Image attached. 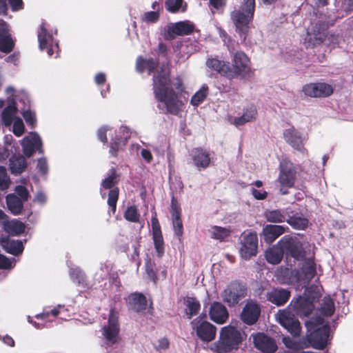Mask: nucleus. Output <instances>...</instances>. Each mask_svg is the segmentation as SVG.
<instances>
[{"instance_id":"nucleus-1","label":"nucleus","mask_w":353,"mask_h":353,"mask_svg":"<svg viewBox=\"0 0 353 353\" xmlns=\"http://www.w3.org/2000/svg\"><path fill=\"white\" fill-rule=\"evenodd\" d=\"M313 309L314 304L311 299L305 296H299L296 300H292L288 309L279 311L276 319L292 335L297 336L301 328L299 321L294 317L295 314L301 317L307 316Z\"/></svg>"},{"instance_id":"nucleus-2","label":"nucleus","mask_w":353,"mask_h":353,"mask_svg":"<svg viewBox=\"0 0 353 353\" xmlns=\"http://www.w3.org/2000/svg\"><path fill=\"white\" fill-rule=\"evenodd\" d=\"M243 341L242 333L233 325L221 328L219 339L209 346L213 353H233Z\"/></svg>"},{"instance_id":"nucleus-3","label":"nucleus","mask_w":353,"mask_h":353,"mask_svg":"<svg viewBox=\"0 0 353 353\" xmlns=\"http://www.w3.org/2000/svg\"><path fill=\"white\" fill-rule=\"evenodd\" d=\"M255 12V0H243L241 6L230 14L239 37L245 41L249 34L250 23L253 21Z\"/></svg>"},{"instance_id":"nucleus-4","label":"nucleus","mask_w":353,"mask_h":353,"mask_svg":"<svg viewBox=\"0 0 353 353\" xmlns=\"http://www.w3.org/2000/svg\"><path fill=\"white\" fill-rule=\"evenodd\" d=\"M169 77L159 74L153 77V90L158 101L165 104L167 110H179V101L173 90L168 88Z\"/></svg>"},{"instance_id":"nucleus-5","label":"nucleus","mask_w":353,"mask_h":353,"mask_svg":"<svg viewBox=\"0 0 353 353\" xmlns=\"http://www.w3.org/2000/svg\"><path fill=\"white\" fill-rule=\"evenodd\" d=\"M307 337L312 346L322 350L327 345L330 338V327L321 317L312 319L305 322Z\"/></svg>"},{"instance_id":"nucleus-6","label":"nucleus","mask_w":353,"mask_h":353,"mask_svg":"<svg viewBox=\"0 0 353 353\" xmlns=\"http://www.w3.org/2000/svg\"><path fill=\"white\" fill-rule=\"evenodd\" d=\"M101 336L106 347L117 343L119 341L120 325L119 314L111 310L108 321L102 325Z\"/></svg>"},{"instance_id":"nucleus-7","label":"nucleus","mask_w":353,"mask_h":353,"mask_svg":"<svg viewBox=\"0 0 353 353\" xmlns=\"http://www.w3.org/2000/svg\"><path fill=\"white\" fill-rule=\"evenodd\" d=\"M8 105L3 110H31L30 101L25 92L16 93L12 87L6 88Z\"/></svg>"},{"instance_id":"nucleus-8","label":"nucleus","mask_w":353,"mask_h":353,"mask_svg":"<svg viewBox=\"0 0 353 353\" xmlns=\"http://www.w3.org/2000/svg\"><path fill=\"white\" fill-rule=\"evenodd\" d=\"M192 328L198 338L203 342H211L216 336V327L205 319V316H199L191 322Z\"/></svg>"},{"instance_id":"nucleus-9","label":"nucleus","mask_w":353,"mask_h":353,"mask_svg":"<svg viewBox=\"0 0 353 353\" xmlns=\"http://www.w3.org/2000/svg\"><path fill=\"white\" fill-rule=\"evenodd\" d=\"M232 65L229 64V79H234L238 77H245L248 74L250 68V59L243 51H237L234 54Z\"/></svg>"},{"instance_id":"nucleus-10","label":"nucleus","mask_w":353,"mask_h":353,"mask_svg":"<svg viewBox=\"0 0 353 353\" xmlns=\"http://www.w3.org/2000/svg\"><path fill=\"white\" fill-rule=\"evenodd\" d=\"M258 236L255 232L243 233L241 236L239 254L241 258L248 260L257 253Z\"/></svg>"},{"instance_id":"nucleus-11","label":"nucleus","mask_w":353,"mask_h":353,"mask_svg":"<svg viewBox=\"0 0 353 353\" xmlns=\"http://www.w3.org/2000/svg\"><path fill=\"white\" fill-rule=\"evenodd\" d=\"M131 134V130L126 126H121L118 130H114V137L110 142V154L116 157L119 152L123 151Z\"/></svg>"},{"instance_id":"nucleus-12","label":"nucleus","mask_w":353,"mask_h":353,"mask_svg":"<svg viewBox=\"0 0 353 353\" xmlns=\"http://www.w3.org/2000/svg\"><path fill=\"white\" fill-rule=\"evenodd\" d=\"M278 245L281 248L283 253L285 252L295 259H299L303 254V244L296 236H284L278 242Z\"/></svg>"},{"instance_id":"nucleus-13","label":"nucleus","mask_w":353,"mask_h":353,"mask_svg":"<svg viewBox=\"0 0 353 353\" xmlns=\"http://www.w3.org/2000/svg\"><path fill=\"white\" fill-rule=\"evenodd\" d=\"M326 27L324 23L318 22L312 28L311 31H307L305 38V45L306 48H314L321 45L326 37Z\"/></svg>"},{"instance_id":"nucleus-14","label":"nucleus","mask_w":353,"mask_h":353,"mask_svg":"<svg viewBox=\"0 0 353 353\" xmlns=\"http://www.w3.org/2000/svg\"><path fill=\"white\" fill-rule=\"evenodd\" d=\"M302 91L307 97L321 98L330 96L333 93V88L326 83H310L304 85Z\"/></svg>"},{"instance_id":"nucleus-15","label":"nucleus","mask_w":353,"mask_h":353,"mask_svg":"<svg viewBox=\"0 0 353 353\" xmlns=\"http://www.w3.org/2000/svg\"><path fill=\"white\" fill-rule=\"evenodd\" d=\"M283 137L285 141L294 150L303 154L307 152V150L304 147L307 137L301 134L295 128H290L285 130L283 132Z\"/></svg>"},{"instance_id":"nucleus-16","label":"nucleus","mask_w":353,"mask_h":353,"mask_svg":"<svg viewBox=\"0 0 353 353\" xmlns=\"http://www.w3.org/2000/svg\"><path fill=\"white\" fill-rule=\"evenodd\" d=\"M296 178V170L292 163L283 161L280 164V174L278 178L279 184L285 188L293 186Z\"/></svg>"},{"instance_id":"nucleus-17","label":"nucleus","mask_w":353,"mask_h":353,"mask_svg":"<svg viewBox=\"0 0 353 353\" xmlns=\"http://www.w3.org/2000/svg\"><path fill=\"white\" fill-rule=\"evenodd\" d=\"M117 183V177L114 171H112L111 174L105 178L101 183L103 189H110L108 193V204L112 208L113 213L116 211L117 202L119 196V189L114 188Z\"/></svg>"},{"instance_id":"nucleus-18","label":"nucleus","mask_w":353,"mask_h":353,"mask_svg":"<svg viewBox=\"0 0 353 353\" xmlns=\"http://www.w3.org/2000/svg\"><path fill=\"white\" fill-rule=\"evenodd\" d=\"M245 288L244 285L239 283H232L223 291L222 297L228 305L232 306L238 303L239 300L245 296Z\"/></svg>"},{"instance_id":"nucleus-19","label":"nucleus","mask_w":353,"mask_h":353,"mask_svg":"<svg viewBox=\"0 0 353 353\" xmlns=\"http://www.w3.org/2000/svg\"><path fill=\"white\" fill-rule=\"evenodd\" d=\"M194 25L188 21L172 23L171 26L168 28L165 39L167 40H172L176 36L190 35L194 32Z\"/></svg>"},{"instance_id":"nucleus-20","label":"nucleus","mask_w":353,"mask_h":353,"mask_svg":"<svg viewBox=\"0 0 353 353\" xmlns=\"http://www.w3.org/2000/svg\"><path fill=\"white\" fill-rule=\"evenodd\" d=\"M21 145L23 152L27 157H31L35 150H38L40 153L43 152L41 139L36 132H30L26 136L22 139Z\"/></svg>"},{"instance_id":"nucleus-21","label":"nucleus","mask_w":353,"mask_h":353,"mask_svg":"<svg viewBox=\"0 0 353 353\" xmlns=\"http://www.w3.org/2000/svg\"><path fill=\"white\" fill-rule=\"evenodd\" d=\"M47 26L46 22H42L37 32L39 47L41 50H46L48 54L52 57L54 54L53 37L48 32Z\"/></svg>"},{"instance_id":"nucleus-22","label":"nucleus","mask_w":353,"mask_h":353,"mask_svg":"<svg viewBox=\"0 0 353 353\" xmlns=\"http://www.w3.org/2000/svg\"><path fill=\"white\" fill-rule=\"evenodd\" d=\"M17 112H2L1 118L6 126H12V132L17 137H21L25 130L22 119L17 115Z\"/></svg>"},{"instance_id":"nucleus-23","label":"nucleus","mask_w":353,"mask_h":353,"mask_svg":"<svg viewBox=\"0 0 353 353\" xmlns=\"http://www.w3.org/2000/svg\"><path fill=\"white\" fill-rule=\"evenodd\" d=\"M190 157L192 165L199 170L206 169L211 163L209 152L201 148L192 149Z\"/></svg>"},{"instance_id":"nucleus-24","label":"nucleus","mask_w":353,"mask_h":353,"mask_svg":"<svg viewBox=\"0 0 353 353\" xmlns=\"http://www.w3.org/2000/svg\"><path fill=\"white\" fill-rule=\"evenodd\" d=\"M14 41L10 33L8 24L3 20H0V51L8 54L14 48Z\"/></svg>"},{"instance_id":"nucleus-25","label":"nucleus","mask_w":353,"mask_h":353,"mask_svg":"<svg viewBox=\"0 0 353 353\" xmlns=\"http://www.w3.org/2000/svg\"><path fill=\"white\" fill-rule=\"evenodd\" d=\"M152 239L154 249L157 256L161 257L165 251L164 241L161 230V226L156 215L153 216L151 219Z\"/></svg>"},{"instance_id":"nucleus-26","label":"nucleus","mask_w":353,"mask_h":353,"mask_svg":"<svg viewBox=\"0 0 353 353\" xmlns=\"http://www.w3.org/2000/svg\"><path fill=\"white\" fill-rule=\"evenodd\" d=\"M316 264L312 258L304 260L300 272H297L296 281L303 283H307L316 274Z\"/></svg>"},{"instance_id":"nucleus-27","label":"nucleus","mask_w":353,"mask_h":353,"mask_svg":"<svg viewBox=\"0 0 353 353\" xmlns=\"http://www.w3.org/2000/svg\"><path fill=\"white\" fill-rule=\"evenodd\" d=\"M252 336L254 346L261 352L273 353L276 350V344L272 338L262 333H257Z\"/></svg>"},{"instance_id":"nucleus-28","label":"nucleus","mask_w":353,"mask_h":353,"mask_svg":"<svg viewBox=\"0 0 353 353\" xmlns=\"http://www.w3.org/2000/svg\"><path fill=\"white\" fill-rule=\"evenodd\" d=\"M210 319L214 323L221 325L227 322L229 314L226 307L219 302H214L209 310Z\"/></svg>"},{"instance_id":"nucleus-29","label":"nucleus","mask_w":353,"mask_h":353,"mask_svg":"<svg viewBox=\"0 0 353 353\" xmlns=\"http://www.w3.org/2000/svg\"><path fill=\"white\" fill-rule=\"evenodd\" d=\"M256 117V112H232V114H229L227 117L228 122L236 127L250 122Z\"/></svg>"},{"instance_id":"nucleus-30","label":"nucleus","mask_w":353,"mask_h":353,"mask_svg":"<svg viewBox=\"0 0 353 353\" xmlns=\"http://www.w3.org/2000/svg\"><path fill=\"white\" fill-rule=\"evenodd\" d=\"M288 230L287 226L281 225H267L262 231L264 241L270 244L274 242L279 236L286 232Z\"/></svg>"},{"instance_id":"nucleus-31","label":"nucleus","mask_w":353,"mask_h":353,"mask_svg":"<svg viewBox=\"0 0 353 353\" xmlns=\"http://www.w3.org/2000/svg\"><path fill=\"white\" fill-rule=\"evenodd\" d=\"M259 314L260 308L258 305L252 301L248 302L242 311L241 319L244 323L252 325L257 321Z\"/></svg>"},{"instance_id":"nucleus-32","label":"nucleus","mask_w":353,"mask_h":353,"mask_svg":"<svg viewBox=\"0 0 353 353\" xmlns=\"http://www.w3.org/2000/svg\"><path fill=\"white\" fill-rule=\"evenodd\" d=\"M267 299L271 303L280 306L285 304L290 296V292L283 288H274L267 293Z\"/></svg>"},{"instance_id":"nucleus-33","label":"nucleus","mask_w":353,"mask_h":353,"mask_svg":"<svg viewBox=\"0 0 353 353\" xmlns=\"http://www.w3.org/2000/svg\"><path fill=\"white\" fill-rule=\"evenodd\" d=\"M171 213L174 232L177 236H181L183 234V224L180 218L181 208L174 197L171 201Z\"/></svg>"},{"instance_id":"nucleus-34","label":"nucleus","mask_w":353,"mask_h":353,"mask_svg":"<svg viewBox=\"0 0 353 353\" xmlns=\"http://www.w3.org/2000/svg\"><path fill=\"white\" fill-rule=\"evenodd\" d=\"M130 307L135 312H142L146 310L147 301L145 296L140 293H133L128 296Z\"/></svg>"},{"instance_id":"nucleus-35","label":"nucleus","mask_w":353,"mask_h":353,"mask_svg":"<svg viewBox=\"0 0 353 353\" xmlns=\"http://www.w3.org/2000/svg\"><path fill=\"white\" fill-rule=\"evenodd\" d=\"M206 65L209 68L216 71L221 75L229 78V63H226L215 58H209L206 61Z\"/></svg>"},{"instance_id":"nucleus-36","label":"nucleus","mask_w":353,"mask_h":353,"mask_svg":"<svg viewBox=\"0 0 353 353\" xmlns=\"http://www.w3.org/2000/svg\"><path fill=\"white\" fill-rule=\"evenodd\" d=\"M265 259L267 261L272 264H278L283 259V252L278 243L265 252Z\"/></svg>"},{"instance_id":"nucleus-37","label":"nucleus","mask_w":353,"mask_h":353,"mask_svg":"<svg viewBox=\"0 0 353 353\" xmlns=\"http://www.w3.org/2000/svg\"><path fill=\"white\" fill-rule=\"evenodd\" d=\"M23 203L19 198L14 194H10L6 196V203L9 210L15 215L21 213L23 209Z\"/></svg>"},{"instance_id":"nucleus-38","label":"nucleus","mask_w":353,"mask_h":353,"mask_svg":"<svg viewBox=\"0 0 353 353\" xmlns=\"http://www.w3.org/2000/svg\"><path fill=\"white\" fill-rule=\"evenodd\" d=\"M27 166L25 158L23 156H13L10 159V168L13 174H20L24 171Z\"/></svg>"},{"instance_id":"nucleus-39","label":"nucleus","mask_w":353,"mask_h":353,"mask_svg":"<svg viewBox=\"0 0 353 353\" xmlns=\"http://www.w3.org/2000/svg\"><path fill=\"white\" fill-rule=\"evenodd\" d=\"M4 230L12 235H19L25 230L24 224L19 221L13 220L11 221H5L3 223Z\"/></svg>"},{"instance_id":"nucleus-40","label":"nucleus","mask_w":353,"mask_h":353,"mask_svg":"<svg viewBox=\"0 0 353 353\" xmlns=\"http://www.w3.org/2000/svg\"><path fill=\"white\" fill-rule=\"evenodd\" d=\"M185 314L189 319L198 314L201 307L199 301L193 297H187L185 301Z\"/></svg>"},{"instance_id":"nucleus-41","label":"nucleus","mask_w":353,"mask_h":353,"mask_svg":"<svg viewBox=\"0 0 353 353\" xmlns=\"http://www.w3.org/2000/svg\"><path fill=\"white\" fill-rule=\"evenodd\" d=\"M3 247L7 252L13 255L21 254L23 250V243L20 241L8 240L3 241Z\"/></svg>"},{"instance_id":"nucleus-42","label":"nucleus","mask_w":353,"mask_h":353,"mask_svg":"<svg viewBox=\"0 0 353 353\" xmlns=\"http://www.w3.org/2000/svg\"><path fill=\"white\" fill-rule=\"evenodd\" d=\"M183 0H166L165 6L166 10L171 13H176L179 12H185L187 8V3L183 5Z\"/></svg>"},{"instance_id":"nucleus-43","label":"nucleus","mask_w":353,"mask_h":353,"mask_svg":"<svg viewBox=\"0 0 353 353\" xmlns=\"http://www.w3.org/2000/svg\"><path fill=\"white\" fill-rule=\"evenodd\" d=\"M287 223L295 230H305L307 228L309 221L305 217L294 215L287 219Z\"/></svg>"},{"instance_id":"nucleus-44","label":"nucleus","mask_w":353,"mask_h":353,"mask_svg":"<svg viewBox=\"0 0 353 353\" xmlns=\"http://www.w3.org/2000/svg\"><path fill=\"white\" fill-rule=\"evenodd\" d=\"M334 303L330 296H325L322 301L320 308L321 314L329 317L331 316L334 312Z\"/></svg>"},{"instance_id":"nucleus-45","label":"nucleus","mask_w":353,"mask_h":353,"mask_svg":"<svg viewBox=\"0 0 353 353\" xmlns=\"http://www.w3.org/2000/svg\"><path fill=\"white\" fill-rule=\"evenodd\" d=\"M266 220L272 223H282L287 219L282 211L279 210H266L264 212Z\"/></svg>"},{"instance_id":"nucleus-46","label":"nucleus","mask_w":353,"mask_h":353,"mask_svg":"<svg viewBox=\"0 0 353 353\" xmlns=\"http://www.w3.org/2000/svg\"><path fill=\"white\" fill-rule=\"evenodd\" d=\"M64 309L63 305H58L51 310H45L43 312L37 314L35 317L38 319H48L49 322H51L54 319L61 313V310Z\"/></svg>"},{"instance_id":"nucleus-47","label":"nucleus","mask_w":353,"mask_h":353,"mask_svg":"<svg viewBox=\"0 0 353 353\" xmlns=\"http://www.w3.org/2000/svg\"><path fill=\"white\" fill-rule=\"evenodd\" d=\"M208 94V87L203 85L191 98L190 103L194 107H198L206 98Z\"/></svg>"},{"instance_id":"nucleus-48","label":"nucleus","mask_w":353,"mask_h":353,"mask_svg":"<svg viewBox=\"0 0 353 353\" xmlns=\"http://www.w3.org/2000/svg\"><path fill=\"white\" fill-rule=\"evenodd\" d=\"M209 232L212 239L222 241L230 235V230L226 228L212 226Z\"/></svg>"},{"instance_id":"nucleus-49","label":"nucleus","mask_w":353,"mask_h":353,"mask_svg":"<svg viewBox=\"0 0 353 353\" xmlns=\"http://www.w3.org/2000/svg\"><path fill=\"white\" fill-rule=\"evenodd\" d=\"M124 218L130 222L138 223L140 219V214L135 205H131L125 210L123 214Z\"/></svg>"},{"instance_id":"nucleus-50","label":"nucleus","mask_w":353,"mask_h":353,"mask_svg":"<svg viewBox=\"0 0 353 353\" xmlns=\"http://www.w3.org/2000/svg\"><path fill=\"white\" fill-rule=\"evenodd\" d=\"M98 139L103 143L108 141V136L110 140L114 137V130L111 128L104 125L101 127L97 131Z\"/></svg>"},{"instance_id":"nucleus-51","label":"nucleus","mask_w":353,"mask_h":353,"mask_svg":"<svg viewBox=\"0 0 353 353\" xmlns=\"http://www.w3.org/2000/svg\"><path fill=\"white\" fill-rule=\"evenodd\" d=\"M10 184V180L6 168L0 166V190H5L8 189Z\"/></svg>"},{"instance_id":"nucleus-52","label":"nucleus","mask_w":353,"mask_h":353,"mask_svg":"<svg viewBox=\"0 0 353 353\" xmlns=\"http://www.w3.org/2000/svg\"><path fill=\"white\" fill-rule=\"evenodd\" d=\"M283 342L289 350L288 351L299 352L298 350L303 348L300 342L294 341L290 337H283Z\"/></svg>"},{"instance_id":"nucleus-53","label":"nucleus","mask_w":353,"mask_h":353,"mask_svg":"<svg viewBox=\"0 0 353 353\" xmlns=\"http://www.w3.org/2000/svg\"><path fill=\"white\" fill-rule=\"evenodd\" d=\"M70 276L74 281L79 284L85 281V275L79 268H70Z\"/></svg>"},{"instance_id":"nucleus-54","label":"nucleus","mask_w":353,"mask_h":353,"mask_svg":"<svg viewBox=\"0 0 353 353\" xmlns=\"http://www.w3.org/2000/svg\"><path fill=\"white\" fill-rule=\"evenodd\" d=\"M16 261L14 258L11 259L7 258L4 255L0 254V268L11 269L15 265Z\"/></svg>"},{"instance_id":"nucleus-55","label":"nucleus","mask_w":353,"mask_h":353,"mask_svg":"<svg viewBox=\"0 0 353 353\" xmlns=\"http://www.w3.org/2000/svg\"><path fill=\"white\" fill-rule=\"evenodd\" d=\"M145 70H148V74L154 72L159 65V61L154 60L153 58L145 59Z\"/></svg>"},{"instance_id":"nucleus-56","label":"nucleus","mask_w":353,"mask_h":353,"mask_svg":"<svg viewBox=\"0 0 353 353\" xmlns=\"http://www.w3.org/2000/svg\"><path fill=\"white\" fill-rule=\"evenodd\" d=\"M15 192L20 196V199L23 202L27 201L29 197L28 190L22 185H18L15 188Z\"/></svg>"},{"instance_id":"nucleus-57","label":"nucleus","mask_w":353,"mask_h":353,"mask_svg":"<svg viewBox=\"0 0 353 353\" xmlns=\"http://www.w3.org/2000/svg\"><path fill=\"white\" fill-rule=\"evenodd\" d=\"M251 192L252 196L257 200H263L268 196V192L263 190H258L255 187L251 188Z\"/></svg>"},{"instance_id":"nucleus-58","label":"nucleus","mask_w":353,"mask_h":353,"mask_svg":"<svg viewBox=\"0 0 353 353\" xmlns=\"http://www.w3.org/2000/svg\"><path fill=\"white\" fill-rule=\"evenodd\" d=\"M157 52L159 56H162L165 58L168 62H170V59L168 57V49L165 43L161 42L158 45V48Z\"/></svg>"},{"instance_id":"nucleus-59","label":"nucleus","mask_w":353,"mask_h":353,"mask_svg":"<svg viewBox=\"0 0 353 353\" xmlns=\"http://www.w3.org/2000/svg\"><path fill=\"white\" fill-rule=\"evenodd\" d=\"M23 117L28 125L34 127L36 123L34 112H23Z\"/></svg>"},{"instance_id":"nucleus-60","label":"nucleus","mask_w":353,"mask_h":353,"mask_svg":"<svg viewBox=\"0 0 353 353\" xmlns=\"http://www.w3.org/2000/svg\"><path fill=\"white\" fill-rule=\"evenodd\" d=\"M159 12L150 11L144 14V20L148 22H156L159 19Z\"/></svg>"},{"instance_id":"nucleus-61","label":"nucleus","mask_w":353,"mask_h":353,"mask_svg":"<svg viewBox=\"0 0 353 353\" xmlns=\"http://www.w3.org/2000/svg\"><path fill=\"white\" fill-rule=\"evenodd\" d=\"M140 153H141V157L143 159V160L146 163H150L152 161L153 157H152L151 151L149 149H148L147 148H142L141 150Z\"/></svg>"},{"instance_id":"nucleus-62","label":"nucleus","mask_w":353,"mask_h":353,"mask_svg":"<svg viewBox=\"0 0 353 353\" xmlns=\"http://www.w3.org/2000/svg\"><path fill=\"white\" fill-rule=\"evenodd\" d=\"M37 169L42 174H46L48 172V167L45 159L41 158L38 160Z\"/></svg>"},{"instance_id":"nucleus-63","label":"nucleus","mask_w":353,"mask_h":353,"mask_svg":"<svg viewBox=\"0 0 353 353\" xmlns=\"http://www.w3.org/2000/svg\"><path fill=\"white\" fill-rule=\"evenodd\" d=\"M47 201V196L46 194L42 192V191H38L34 198V201L43 205Z\"/></svg>"},{"instance_id":"nucleus-64","label":"nucleus","mask_w":353,"mask_h":353,"mask_svg":"<svg viewBox=\"0 0 353 353\" xmlns=\"http://www.w3.org/2000/svg\"><path fill=\"white\" fill-rule=\"evenodd\" d=\"M12 11H18L23 8V2L22 0H9Z\"/></svg>"}]
</instances>
